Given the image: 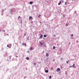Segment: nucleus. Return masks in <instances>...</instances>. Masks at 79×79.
Instances as JSON below:
<instances>
[{"label":"nucleus","mask_w":79,"mask_h":79,"mask_svg":"<svg viewBox=\"0 0 79 79\" xmlns=\"http://www.w3.org/2000/svg\"><path fill=\"white\" fill-rule=\"evenodd\" d=\"M49 77V79H51V78H52V76H50Z\"/></svg>","instance_id":"nucleus-16"},{"label":"nucleus","mask_w":79,"mask_h":79,"mask_svg":"<svg viewBox=\"0 0 79 79\" xmlns=\"http://www.w3.org/2000/svg\"><path fill=\"white\" fill-rule=\"evenodd\" d=\"M49 59V57H47V60H48Z\"/></svg>","instance_id":"nucleus-20"},{"label":"nucleus","mask_w":79,"mask_h":79,"mask_svg":"<svg viewBox=\"0 0 79 79\" xmlns=\"http://www.w3.org/2000/svg\"><path fill=\"white\" fill-rule=\"evenodd\" d=\"M45 72L46 73H48V70H45Z\"/></svg>","instance_id":"nucleus-5"},{"label":"nucleus","mask_w":79,"mask_h":79,"mask_svg":"<svg viewBox=\"0 0 79 79\" xmlns=\"http://www.w3.org/2000/svg\"><path fill=\"white\" fill-rule=\"evenodd\" d=\"M20 18V16H19V17H18V19H19V18Z\"/></svg>","instance_id":"nucleus-27"},{"label":"nucleus","mask_w":79,"mask_h":79,"mask_svg":"<svg viewBox=\"0 0 79 79\" xmlns=\"http://www.w3.org/2000/svg\"><path fill=\"white\" fill-rule=\"evenodd\" d=\"M74 13H76V11H74Z\"/></svg>","instance_id":"nucleus-29"},{"label":"nucleus","mask_w":79,"mask_h":79,"mask_svg":"<svg viewBox=\"0 0 79 79\" xmlns=\"http://www.w3.org/2000/svg\"><path fill=\"white\" fill-rule=\"evenodd\" d=\"M63 58H60V60H63Z\"/></svg>","instance_id":"nucleus-32"},{"label":"nucleus","mask_w":79,"mask_h":79,"mask_svg":"<svg viewBox=\"0 0 79 79\" xmlns=\"http://www.w3.org/2000/svg\"><path fill=\"white\" fill-rule=\"evenodd\" d=\"M66 63H67L68 64V61H66Z\"/></svg>","instance_id":"nucleus-28"},{"label":"nucleus","mask_w":79,"mask_h":79,"mask_svg":"<svg viewBox=\"0 0 79 79\" xmlns=\"http://www.w3.org/2000/svg\"><path fill=\"white\" fill-rule=\"evenodd\" d=\"M40 23H41V22H40Z\"/></svg>","instance_id":"nucleus-42"},{"label":"nucleus","mask_w":79,"mask_h":79,"mask_svg":"<svg viewBox=\"0 0 79 79\" xmlns=\"http://www.w3.org/2000/svg\"><path fill=\"white\" fill-rule=\"evenodd\" d=\"M43 39H44V40H45V38H44Z\"/></svg>","instance_id":"nucleus-40"},{"label":"nucleus","mask_w":79,"mask_h":79,"mask_svg":"<svg viewBox=\"0 0 79 79\" xmlns=\"http://www.w3.org/2000/svg\"><path fill=\"white\" fill-rule=\"evenodd\" d=\"M64 16H65L64 15H63V17H64Z\"/></svg>","instance_id":"nucleus-26"},{"label":"nucleus","mask_w":79,"mask_h":79,"mask_svg":"<svg viewBox=\"0 0 79 79\" xmlns=\"http://www.w3.org/2000/svg\"><path fill=\"white\" fill-rule=\"evenodd\" d=\"M54 37H56V35H54Z\"/></svg>","instance_id":"nucleus-31"},{"label":"nucleus","mask_w":79,"mask_h":79,"mask_svg":"<svg viewBox=\"0 0 79 79\" xmlns=\"http://www.w3.org/2000/svg\"><path fill=\"white\" fill-rule=\"evenodd\" d=\"M34 65H36V63H34Z\"/></svg>","instance_id":"nucleus-21"},{"label":"nucleus","mask_w":79,"mask_h":79,"mask_svg":"<svg viewBox=\"0 0 79 79\" xmlns=\"http://www.w3.org/2000/svg\"><path fill=\"white\" fill-rule=\"evenodd\" d=\"M44 37H47V35H44Z\"/></svg>","instance_id":"nucleus-13"},{"label":"nucleus","mask_w":79,"mask_h":79,"mask_svg":"<svg viewBox=\"0 0 79 79\" xmlns=\"http://www.w3.org/2000/svg\"><path fill=\"white\" fill-rule=\"evenodd\" d=\"M13 10H11V11H10V12L11 14H12L13 13Z\"/></svg>","instance_id":"nucleus-4"},{"label":"nucleus","mask_w":79,"mask_h":79,"mask_svg":"<svg viewBox=\"0 0 79 79\" xmlns=\"http://www.w3.org/2000/svg\"><path fill=\"white\" fill-rule=\"evenodd\" d=\"M33 3V2H29V4H30L31 5Z\"/></svg>","instance_id":"nucleus-7"},{"label":"nucleus","mask_w":79,"mask_h":79,"mask_svg":"<svg viewBox=\"0 0 79 79\" xmlns=\"http://www.w3.org/2000/svg\"><path fill=\"white\" fill-rule=\"evenodd\" d=\"M69 60H68V62H69Z\"/></svg>","instance_id":"nucleus-41"},{"label":"nucleus","mask_w":79,"mask_h":79,"mask_svg":"<svg viewBox=\"0 0 79 79\" xmlns=\"http://www.w3.org/2000/svg\"><path fill=\"white\" fill-rule=\"evenodd\" d=\"M66 26H68V24H66Z\"/></svg>","instance_id":"nucleus-24"},{"label":"nucleus","mask_w":79,"mask_h":79,"mask_svg":"<svg viewBox=\"0 0 79 79\" xmlns=\"http://www.w3.org/2000/svg\"><path fill=\"white\" fill-rule=\"evenodd\" d=\"M11 56H9V57H10V59H11Z\"/></svg>","instance_id":"nucleus-36"},{"label":"nucleus","mask_w":79,"mask_h":79,"mask_svg":"<svg viewBox=\"0 0 79 79\" xmlns=\"http://www.w3.org/2000/svg\"><path fill=\"white\" fill-rule=\"evenodd\" d=\"M20 23H22V20H21V21H20Z\"/></svg>","instance_id":"nucleus-22"},{"label":"nucleus","mask_w":79,"mask_h":79,"mask_svg":"<svg viewBox=\"0 0 79 79\" xmlns=\"http://www.w3.org/2000/svg\"><path fill=\"white\" fill-rule=\"evenodd\" d=\"M16 57H17V58H18V56H17Z\"/></svg>","instance_id":"nucleus-43"},{"label":"nucleus","mask_w":79,"mask_h":79,"mask_svg":"<svg viewBox=\"0 0 79 79\" xmlns=\"http://www.w3.org/2000/svg\"><path fill=\"white\" fill-rule=\"evenodd\" d=\"M67 4H68V2H65V5H66Z\"/></svg>","instance_id":"nucleus-11"},{"label":"nucleus","mask_w":79,"mask_h":79,"mask_svg":"<svg viewBox=\"0 0 79 79\" xmlns=\"http://www.w3.org/2000/svg\"><path fill=\"white\" fill-rule=\"evenodd\" d=\"M51 69H53V67H52V68H51Z\"/></svg>","instance_id":"nucleus-38"},{"label":"nucleus","mask_w":79,"mask_h":79,"mask_svg":"<svg viewBox=\"0 0 79 79\" xmlns=\"http://www.w3.org/2000/svg\"><path fill=\"white\" fill-rule=\"evenodd\" d=\"M23 45H24L25 46H26V44H24V43H23Z\"/></svg>","instance_id":"nucleus-14"},{"label":"nucleus","mask_w":79,"mask_h":79,"mask_svg":"<svg viewBox=\"0 0 79 79\" xmlns=\"http://www.w3.org/2000/svg\"><path fill=\"white\" fill-rule=\"evenodd\" d=\"M55 47L54 46H53V49H55Z\"/></svg>","instance_id":"nucleus-17"},{"label":"nucleus","mask_w":79,"mask_h":79,"mask_svg":"<svg viewBox=\"0 0 79 79\" xmlns=\"http://www.w3.org/2000/svg\"><path fill=\"white\" fill-rule=\"evenodd\" d=\"M2 12L4 11V10H3V9L2 10Z\"/></svg>","instance_id":"nucleus-33"},{"label":"nucleus","mask_w":79,"mask_h":79,"mask_svg":"<svg viewBox=\"0 0 79 79\" xmlns=\"http://www.w3.org/2000/svg\"><path fill=\"white\" fill-rule=\"evenodd\" d=\"M58 71H61V69L60 68H58L56 70V71L58 72Z\"/></svg>","instance_id":"nucleus-2"},{"label":"nucleus","mask_w":79,"mask_h":79,"mask_svg":"<svg viewBox=\"0 0 79 79\" xmlns=\"http://www.w3.org/2000/svg\"><path fill=\"white\" fill-rule=\"evenodd\" d=\"M60 4L61 3V2L60 1Z\"/></svg>","instance_id":"nucleus-35"},{"label":"nucleus","mask_w":79,"mask_h":79,"mask_svg":"<svg viewBox=\"0 0 79 79\" xmlns=\"http://www.w3.org/2000/svg\"><path fill=\"white\" fill-rule=\"evenodd\" d=\"M76 42H77H77H78V41H76Z\"/></svg>","instance_id":"nucleus-39"},{"label":"nucleus","mask_w":79,"mask_h":79,"mask_svg":"<svg viewBox=\"0 0 79 79\" xmlns=\"http://www.w3.org/2000/svg\"><path fill=\"white\" fill-rule=\"evenodd\" d=\"M7 47H9V46L8 45H7Z\"/></svg>","instance_id":"nucleus-37"},{"label":"nucleus","mask_w":79,"mask_h":79,"mask_svg":"<svg viewBox=\"0 0 79 79\" xmlns=\"http://www.w3.org/2000/svg\"><path fill=\"white\" fill-rule=\"evenodd\" d=\"M53 61H55V59H53Z\"/></svg>","instance_id":"nucleus-34"},{"label":"nucleus","mask_w":79,"mask_h":79,"mask_svg":"<svg viewBox=\"0 0 79 79\" xmlns=\"http://www.w3.org/2000/svg\"><path fill=\"white\" fill-rule=\"evenodd\" d=\"M32 16H30L29 17V19H32Z\"/></svg>","instance_id":"nucleus-9"},{"label":"nucleus","mask_w":79,"mask_h":79,"mask_svg":"<svg viewBox=\"0 0 79 79\" xmlns=\"http://www.w3.org/2000/svg\"><path fill=\"white\" fill-rule=\"evenodd\" d=\"M49 2V1H48V0H47V3H48V2Z\"/></svg>","instance_id":"nucleus-18"},{"label":"nucleus","mask_w":79,"mask_h":79,"mask_svg":"<svg viewBox=\"0 0 79 79\" xmlns=\"http://www.w3.org/2000/svg\"><path fill=\"white\" fill-rule=\"evenodd\" d=\"M2 31H3V32H5V30H3Z\"/></svg>","instance_id":"nucleus-30"},{"label":"nucleus","mask_w":79,"mask_h":79,"mask_svg":"<svg viewBox=\"0 0 79 79\" xmlns=\"http://www.w3.org/2000/svg\"><path fill=\"white\" fill-rule=\"evenodd\" d=\"M46 56H47V57L48 56H49V55L48 54V53H47Z\"/></svg>","instance_id":"nucleus-8"},{"label":"nucleus","mask_w":79,"mask_h":79,"mask_svg":"<svg viewBox=\"0 0 79 79\" xmlns=\"http://www.w3.org/2000/svg\"><path fill=\"white\" fill-rule=\"evenodd\" d=\"M71 67H73V68H76V66H75V64H73V65L72 66H70V68H71Z\"/></svg>","instance_id":"nucleus-1"},{"label":"nucleus","mask_w":79,"mask_h":79,"mask_svg":"<svg viewBox=\"0 0 79 79\" xmlns=\"http://www.w3.org/2000/svg\"><path fill=\"white\" fill-rule=\"evenodd\" d=\"M71 36L72 37H73V34H72L71 35Z\"/></svg>","instance_id":"nucleus-23"},{"label":"nucleus","mask_w":79,"mask_h":79,"mask_svg":"<svg viewBox=\"0 0 79 79\" xmlns=\"http://www.w3.org/2000/svg\"><path fill=\"white\" fill-rule=\"evenodd\" d=\"M58 5H61V4H60V3H58Z\"/></svg>","instance_id":"nucleus-19"},{"label":"nucleus","mask_w":79,"mask_h":79,"mask_svg":"<svg viewBox=\"0 0 79 79\" xmlns=\"http://www.w3.org/2000/svg\"><path fill=\"white\" fill-rule=\"evenodd\" d=\"M72 0V1H73V0Z\"/></svg>","instance_id":"nucleus-46"},{"label":"nucleus","mask_w":79,"mask_h":79,"mask_svg":"<svg viewBox=\"0 0 79 79\" xmlns=\"http://www.w3.org/2000/svg\"><path fill=\"white\" fill-rule=\"evenodd\" d=\"M26 33H25L24 34V36H26Z\"/></svg>","instance_id":"nucleus-25"},{"label":"nucleus","mask_w":79,"mask_h":79,"mask_svg":"<svg viewBox=\"0 0 79 79\" xmlns=\"http://www.w3.org/2000/svg\"><path fill=\"white\" fill-rule=\"evenodd\" d=\"M30 50H33V48L32 47H31L30 48Z\"/></svg>","instance_id":"nucleus-6"},{"label":"nucleus","mask_w":79,"mask_h":79,"mask_svg":"<svg viewBox=\"0 0 79 79\" xmlns=\"http://www.w3.org/2000/svg\"><path fill=\"white\" fill-rule=\"evenodd\" d=\"M42 37H43V35H41L40 37V39H42Z\"/></svg>","instance_id":"nucleus-3"},{"label":"nucleus","mask_w":79,"mask_h":79,"mask_svg":"<svg viewBox=\"0 0 79 79\" xmlns=\"http://www.w3.org/2000/svg\"><path fill=\"white\" fill-rule=\"evenodd\" d=\"M29 57H27L26 58V59H27V60H29Z\"/></svg>","instance_id":"nucleus-12"},{"label":"nucleus","mask_w":79,"mask_h":79,"mask_svg":"<svg viewBox=\"0 0 79 79\" xmlns=\"http://www.w3.org/2000/svg\"><path fill=\"white\" fill-rule=\"evenodd\" d=\"M38 17L40 18V17H41V15H40L39 16H38Z\"/></svg>","instance_id":"nucleus-10"},{"label":"nucleus","mask_w":79,"mask_h":79,"mask_svg":"<svg viewBox=\"0 0 79 79\" xmlns=\"http://www.w3.org/2000/svg\"><path fill=\"white\" fill-rule=\"evenodd\" d=\"M40 44H41V45H43V43H41V42H40Z\"/></svg>","instance_id":"nucleus-15"},{"label":"nucleus","mask_w":79,"mask_h":79,"mask_svg":"<svg viewBox=\"0 0 79 79\" xmlns=\"http://www.w3.org/2000/svg\"><path fill=\"white\" fill-rule=\"evenodd\" d=\"M66 2H68V0H67V1H66Z\"/></svg>","instance_id":"nucleus-45"},{"label":"nucleus","mask_w":79,"mask_h":79,"mask_svg":"<svg viewBox=\"0 0 79 79\" xmlns=\"http://www.w3.org/2000/svg\"><path fill=\"white\" fill-rule=\"evenodd\" d=\"M27 52H29V51H28Z\"/></svg>","instance_id":"nucleus-44"}]
</instances>
